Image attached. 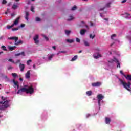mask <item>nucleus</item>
I'll return each mask as SVG.
<instances>
[{
    "mask_svg": "<svg viewBox=\"0 0 131 131\" xmlns=\"http://www.w3.org/2000/svg\"><path fill=\"white\" fill-rule=\"evenodd\" d=\"M2 4H3V5H5V4H7V1L3 0Z\"/></svg>",
    "mask_w": 131,
    "mask_h": 131,
    "instance_id": "37998d69",
    "label": "nucleus"
},
{
    "mask_svg": "<svg viewBox=\"0 0 131 131\" xmlns=\"http://www.w3.org/2000/svg\"><path fill=\"white\" fill-rule=\"evenodd\" d=\"M12 82H13L14 85L17 86V85L19 84V82H18V81H16V80H15V79H13L12 80Z\"/></svg>",
    "mask_w": 131,
    "mask_h": 131,
    "instance_id": "2eb2a0df",
    "label": "nucleus"
},
{
    "mask_svg": "<svg viewBox=\"0 0 131 131\" xmlns=\"http://www.w3.org/2000/svg\"><path fill=\"white\" fill-rule=\"evenodd\" d=\"M124 3H126V0H123V1H122V2H121L122 4H124Z\"/></svg>",
    "mask_w": 131,
    "mask_h": 131,
    "instance_id": "3c124183",
    "label": "nucleus"
},
{
    "mask_svg": "<svg viewBox=\"0 0 131 131\" xmlns=\"http://www.w3.org/2000/svg\"><path fill=\"white\" fill-rule=\"evenodd\" d=\"M23 93H26V94H30V95H31L32 94H33V93H34V89L33 88L32 85L28 86V85H24V87L18 90L17 94H20V95H22Z\"/></svg>",
    "mask_w": 131,
    "mask_h": 131,
    "instance_id": "f257e3e1",
    "label": "nucleus"
},
{
    "mask_svg": "<svg viewBox=\"0 0 131 131\" xmlns=\"http://www.w3.org/2000/svg\"><path fill=\"white\" fill-rule=\"evenodd\" d=\"M60 53H66L65 51H60Z\"/></svg>",
    "mask_w": 131,
    "mask_h": 131,
    "instance_id": "774afa93",
    "label": "nucleus"
},
{
    "mask_svg": "<svg viewBox=\"0 0 131 131\" xmlns=\"http://www.w3.org/2000/svg\"><path fill=\"white\" fill-rule=\"evenodd\" d=\"M97 99L98 100V105L99 107L101 106V101L104 99V96L102 94H99L97 96Z\"/></svg>",
    "mask_w": 131,
    "mask_h": 131,
    "instance_id": "20e7f679",
    "label": "nucleus"
},
{
    "mask_svg": "<svg viewBox=\"0 0 131 131\" xmlns=\"http://www.w3.org/2000/svg\"><path fill=\"white\" fill-rule=\"evenodd\" d=\"M89 36H90V38H92V39H94V38L96 37V34H94L93 35L92 34H90Z\"/></svg>",
    "mask_w": 131,
    "mask_h": 131,
    "instance_id": "412c9836",
    "label": "nucleus"
},
{
    "mask_svg": "<svg viewBox=\"0 0 131 131\" xmlns=\"http://www.w3.org/2000/svg\"><path fill=\"white\" fill-rule=\"evenodd\" d=\"M113 62H115L116 63H117L119 61H118V59H116V58H115V57H114V60H112L111 61H108L109 63H113Z\"/></svg>",
    "mask_w": 131,
    "mask_h": 131,
    "instance_id": "9b49d317",
    "label": "nucleus"
},
{
    "mask_svg": "<svg viewBox=\"0 0 131 131\" xmlns=\"http://www.w3.org/2000/svg\"><path fill=\"white\" fill-rule=\"evenodd\" d=\"M86 94L87 96H92V92L91 91H88L86 92Z\"/></svg>",
    "mask_w": 131,
    "mask_h": 131,
    "instance_id": "5701e85b",
    "label": "nucleus"
},
{
    "mask_svg": "<svg viewBox=\"0 0 131 131\" xmlns=\"http://www.w3.org/2000/svg\"><path fill=\"white\" fill-rule=\"evenodd\" d=\"M20 27H22V28L25 27V24H21L20 25Z\"/></svg>",
    "mask_w": 131,
    "mask_h": 131,
    "instance_id": "49530a36",
    "label": "nucleus"
},
{
    "mask_svg": "<svg viewBox=\"0 0 131 131\" xmlns=\"http://www.w3.org/2000/svg\"><path fill=\"white\" fill-rule=\"evenodd\" d=\"M38 35H35V36L34 37L33 39L35 45H38L39 43V40H38Z\"/></svg>",
    "mask_w": 131,
    "mask_h": 131,
    "instance_id": "39448f33",
    "label": "nucleus"
},
{
    "mask_svg": "<svg viewBox=\"0 0 131 131\" xmlns=\"http://www.w3.org/2000/svg\"><path fill=\"white\" fill-rule=\"evenodd\" d=\"M16 86H17V90H19V86H20V85H19V84L18 85H16Z\"/></svg>",
    "mask_w": 131,
    "mask_h": 131,
    "instance_id": "e2e57ef3",
    "label": "nucleus"
},
{
    "mask_svg": "<svg viewBox=\"0 0 131 131\" xmlns=\"http://www.w3.org/2000/svg\"><path fill=\"white\" fill-rule=\"evenodd\" d=\"M11 75H12L13 77H14V78H16V77H18V74L16 73H12L11 74Z\"/></svg>",
    "mask_w": 131,
    "mask_h": 131,
    "instance_id": "aec40b11",
    "label": "nucleus"
},
{
    "mask_svg": "<svg viewBox=\"0 0 131 131\" xmlns=\"http://www.w3.org/2000/svg\"><path fill=\"white\" fill-rule=\"evenodd\" d=\"M86 32V30L81 29L80 31V33L81 35H84V34H85Z\"/></svg>",
    "mask_w": 131,
    "mask_h": 131,
    "instance_id": "ddd939ff",
    "label": "nucleus"
},
{
    "mask_svg": "<svg viewBox=\"0 0 131 131\" xmlns=\"http://www.w3.org/2000/svg\"><path fill=\"white\" fill-rule=\"evenodd\" d=\"M127 38H128V39H129V40H130V41L131 42V36H128L127 37Z\"/></svg>",
    "mask_w": 131,
    "mask_h": 131,
    "instance_id": "8fccbe9b",
    "label": "nucleus"
},
{
    "mask_svg": "<svg viewBox=\"0 0 131 131\" xmlns=\"http://www.w3.org/2000/svg\"><path fill=\"white\" fill-rule=\"evenodd\" d=\"M17 8H18V5H17L16 4H14L12 6V9H13V10H16V9H17Z\"/></svg>",
    "mask_w": 131,
    "mask_h": 131,
    "instance_id": "a878e982",
    "label": "nucleus"
},
{
    "mask_svg": "<svg viewBox=\"0 0 131 131\" xmlns=\"http://www.w3.org/2000/svg\"><path fill=\"white\" fill-rule=\"evenodd\" d=\"M102 57V55H101L100 53H97V55H94V58L95 59H99V58Z\"/></svg>",
    "mask_w": 131,
    "mask_h": 131,
    "instance_id": "9d476101",
    "label": "nucleus"
},
{
    "mask_svg": "<svg viewBox=\"0 0 131 131\" xmlns=\"http://www.w3.org/2000/svg\"><path fill=\"white\" fill-rule=\"evenodd\" d=\"M16 48H17L16 46H10L9 47V49L10 50V51H14V50H15Z\"/></svg>",
    "mask_w": 131,
    "mask_h": 131,
    "instance_id": "6ab92c4d",
    "label": "nucleus"
},
{
    "mask_svg": "<svg viewBox=\"0 0 131 131\" xmlns=\"http://www.w3.org/2000/svg\"><path fill=\"white\" fill-rule=\"evenodd\" d=\"M4 37L2 36V37H0V40H1V39H3Z\"/></svg>",
    "mask_w": 131,
    "mask_h": 131,
    "instance_id": "69168bd1",
    "label": "nucleus"
},
{
    "mask_svg": "<svg viewBox=\"0 0 131 131\" xmlns=\"http://www.w3.org/2000/svg\"><path fill=\"white\" fill-rule=\"evenodd\" d=\"M12 27H14V25L13 24H12L11 26L8 25L7 26V29H11V28H12Z\"/></svg>",
    "mask_w": 131,
    "mask_h": 131,
    "instance_id": "cd10ccee",
    "label": "nucleus"
},
{
    "mask_svg": "<svg viewBox=\"0 0 131 131\" xmlns=\"http://www.w3.org/2000/svg\"><path fill=\"white\" fill-rule=\"evenodd\" d=\"M31 12H33V13H35V12L34 11V7H33V6H31Z\"/></svg>",
    "mask_w": 131,
    "mask_h": 131,
    "instance_id": "c9c22d12",
    "label": "nucleus"
},
{
    "mask_svg": "<svg viewBox=\"0 0 131 131\" xmlns=\"http://www.w3.org/2000/svg\"><path fill=\"white\" fill-rule=\"evenodd\" d=\"M2 49H3V51H7V48L5 46H2L1 47Z\"/></svg>",
    "mask_w": 131,
    "mask_h": 131,
    "instance_id": "72a5a7b5",
    "label": "nucleus"
},
{
    "mask_svg": "<svg viewBox=\"0 0 131 131\" xmlns=\"http://www.w3.org/2000/svg\"><path fill=\"white\" fill-rule=\"evenodd\" d=\"M117 68H118V67H119V68H120V63H119V62H117Z\"/></svg>",
    "mask_w": 131,
    "mask_h": 131,
    "instance_id": "58836bf2",
    "label": "nucleus"
},
{
    "mask_svg": "<svg viewBox=\"0 0 131 131\" xmlns=\"http://www.w3.org/2000/svg\"><path fill=\"white\" fill-rule=\"evenodd\" d=\"M9 100H6L4 102L1 101L0 102V104H2L3 105L0 106V110H5L6 108L9 107Z\"/></svg>",
    "mask_w": 131,
    "mask_h": 131,
    "instance_id": "7ed1b4c3",
    "label": "nucleus"
},
{
    "mask_svg": "<svg viewBox=\"0 0 131 131\" xmlns=\"http://www.w3.org/2000/svg\"><path fill=\"white\" fill-rule=\"evenodd\" d=\"M36 21L37 22H39V21H40V18H39V17H36Z\"/></svg>",
    "mask_w": 131,
    "mask_h": 131,
    "instance_id": "a19ab883",
    "label": "nucleus"
},
{
    "mask_svg": "<svg viewBox=\"0 0 131 131\" xmlns=\"http://www.w3.org/2000/svg\"><path fill=\"white\" fill-rule=\"evenodd\" d=\"M21 55V54H20V53H17V54H15V56L16 57H18V56H20Z\"/></svg>",
    "mask_w": 131,
    "mask_h": 131,
    "instance_id": "603ef678",
    "label": "nucleus"
},
{
    "mask_svg": "<svg viewBox=\"0 0 131 131\" xmlns=\"http://www.w3.org/2000/svg\"><path fill=\"white\" fill-rule=\"evenodd\" d=\"M84 45H85V46L86 47H89L90 46V43H89V42L86 41H84Z\"/></svg>",
    "mask_w": 131,
    "mask_h": 131,
    "instance_id": "c85d7f7f",
    "label": "nucleus"
},
{
    "mask_svg": "<svg viewBox=\"0 0 131 131\" xmlns=\"http://www.w3.org/2000/svg\"><path fill=\"white\" fill-rule=\"evenodd\" d=\"M20 60L18 59L16 62H14V64H18V63H20Z\"/></svg>",
    "mask_w": 131,
    "mask_h": 131,
    "instance_id": "a18cd8bd",
    "label": "nucleus"
},
{
    "mask_svg": "<svg viewBox=\"0 0 131 131\" xmlns=\"http://www.w3.org/2000/svg\"><path fill=\"white\" fill-rule=\"evenodd\" d=\"M90 25L91 26H94V24L93 23V22L92 21L90 22Z\"/></svg>",
    "mask_w": 131,
    "mask_h": 131,
    "instance_id": "6e6d98bb",
    "label": "nucleus"
},
{
    "mask_svg": "<svg viewBox=\"0 0 131 131\" xmlns=\"http://www.w3.org/2000/svg\"><path fill=\"white\" fill-rule=\"evenodd\" d=\"M119 81L120 82V84H122V85L123 86V87L127 90V91H128L129 92H131L130 89V85L131 83L130 82L128 81L127 83L124 82L123 81V80H121L120 79H119Z\"/></svg>",
    "mask_w": 131,
    "mask_h": 131,
    "instance_id": "f03ea898",
    "label": "nucleus"
},
{
    "mask_svg": "<svg viewBox=\"0 0 131 131\" xmlns=\"http://www.w3.org/2000/svg\"><path fill=\"white\" fill-rule=\"evenodd\" d=\"M25 77L27 79L30 78V71H28L27 73L25 74Z\"/></svg>",
    "mask_w": 131,
    "mask_h": 131,
    "instance_id": "1a4fd4ad",
    "label": "nucleus"
},
{
    "mask_svg": "<svg viewBox=\"0 0 131 131\" xmlns=\"http://www.w3.org/2000/svg\"><path fill=\"white\" fill-rule=\"evenodd\" d=\"M19 80H20L21 81H23V78H20Z\"/></svg>",
    "mask_w": 131,
    "mask_h": 131,
    "instance_id": "bf43d9fd",
    "label": "nucleus"
},
{
    "mask_svg": "<svg viewBox=\"0 0 131 131\" xmlns=\"http://www.w3.org/2000/svg\"><path fill=\"white\" fill-rule=\"evenodd\" d=\"M115 36H116V34H113L111 37V39H113V37H115Z\"/></svg>",
    "mask_w": 131,
    "mask_h": 131,
    "instance_id": "79ce46f5",
    "label": "nucleus"
},
{
    "mask_svg": "<svg viewBox=\"0 0 131 131\" xmlns=\"http://www.w3.org/2000/svg\"><path fill=\"white\" fill-rule=\"evenodd\" d=\"M8 39H9L10 40H15V42H17V41H18V39H19V37H11L8 38Z\"/></svg>",
    "mask_w": 131,
    "mask_h": 131,
    "instance_id": "6e6552de",
    "label": "nucleus"
},
{
    "mask_svg": "<svg viewBox=\"0 0 131 131\" xmlns=\"http://www.w3.org/2000/svg\"><path fill=\"white\" fill-rule=\"evenodd\" d=\"M105 8H106V7H104L103 8H100L99 9V11H103V10H104Z\"/></svg>",
    "mask_w": 131,
    "mask_h": 131,
    "instance_id": "c03bdc74",
    "label": "nucleus"
},
{
    "mask_svg": "<svg viewBox=\"0 0 131 131\" xmlns=\"http://www.w3.org/2000/svg\"><path fill=\"white\" fill-rule=\"evenodd\" d=\"M9 11H10V9H8L7 11L5 12L6 15H7V14H8V13H9Z\"/></svg>",
    "mask_w": 131,
    "mask_h": 131,
    "instance_id": "864d4df0",
    "label": "nucleus"
},
{
    "mask_svg": "<svg viewBox=\"0 0 131 131\" xmlns=\"http://www.w3.org/2000/svg\"><path fill=\"white\" fill-rule=\"evenodd\" d=\"M8 70H10V69H13V67H12V66H9L8 68Z\"/></svg>",
    "mask_w": 131,
    "mask_h": 131,
    "instance_id": "09e8293b",
    "label": "nucleus"
},
{
    "mask_svg": "<svg viewBox=\"0 0 131 131\" xmlns=\"http://www.w3.org/2000/svg\"><path fill=\"white\" fill-rule=\"evenodd\" d=\"M29 16V13H28V12L26 11V16H25V19L26 20H27V21H28V17Z\"/></svg>",
    "mask_w": 131,
    "mask_h": 131,
    "instance_id": "dca6fc26",
    "label": "nucleus"
},
{
    "mask_svg": "<svg viewBox=\"0 0 131 131\" xmlns=\"http://www.w3.org/2000/svg\"><path fill=\"white\" fill-rule=\"evenodd\" d=\"M78 56L77 55H75L73 57V58L71 60L72 62H74V61H75L77 60Z\"/></svg>",
    "mask_w": 131,
    "mask_h": 131,
    "instance_id": "f3484780",
    "label": "nucleus"
},
{
    "mask_svg": "<svg viewBox=\"0 0 131 131\" xmlns=\"http://www.w3.org/2000/svg\"><path fill=\"white\" fill-rule=\"evenodd\" d=\"M2 100H3L4 101L6 100V99L5 98V97H4V96L2 97Z\"/></svg>",
    "mask_w": 131,
    "mask_h": 131,
    "instance_id": "4d7b16f0",
    "label": "nucleus"
},
{
    "mask_svg": "<svg viewBox=\"0 0 131 131\" xmlns=\"http://www.w3.org/2000/svg\"><path fill=\"white\" fill-rule=\"evenodd\" d=\"M19 28H20V27H19L18 28H14L12 29V31H16L17 30H19Z\"/></svg>",
    "mask_w": 131,
    "mask_h": 131,
    "instance_id": "473e14b6",
    "label": "nucleus"
},
{
    "mask_svg": "<svg viewBox=\"0 0 131 131\" xmlns=\"http://www.w3.org/2000/svg\"><path fill=\"white\" fill-rule=\"evenodd\" d=\"M85 27H86V28H87L88 29H89V28H90V27H89V26H88V25H85Z\"/></svg>",
    "mask_w": 131,
    "mask_h": 131,
    "instance_id": "13d9d810",
    "label": "nucleus"
},
{
    "mask_svg": "<svg viewBox=\"0 0 131 131\" xmlns=\"http://www.w3.org/2000/svg\"><path fill=\"white\" fill-rule=\"evenodd\" d=\"M52 49H53V50H54V51H56L57 49H56V46H53L52 47Z\"/></svg>",
    "mask_w": 131,
    "mask_h": 131,
    "instance_id": "5fc2aeb1",
    "label": "nucleus"
},
{
    "mask_svg": "<svg viewBox=\"0 0 131 131\" xmlns=\"http://www.w3.org/2000/svg\"><path fill=\"white\" fill-rule=\"evenodd\" d=\"M101 84H102V83H101L100 82H94V83H92V85L94 88H97L98 86H101Z\"/></svg>",
    "mask_w": 131,
    "mask_h": 131,
    "instance_id": "423d86ee",
    "label": "nucleus"
},
{
    "mask_svg": "<svg viewBox=\"0 0 131 131\" xmlns=\"http://www.w3.org/2000/svg\"><path fill=\"white\" fill-rule=\"evenodd\" d=\"M31 62H32V60H28L27 61V65H28L29 66L30 65V63H31Z\"/></svg>",
    "mask_w": 131,
    "mask_h": 131,
    "instance_id": "f704fd0d",
    "label": "nucleus"
},
{
    "mask_svg": "<svg viewBox=\"0 0 131 131\" xmlns=\"http://www.w3.org/2000/svg\"><path fill=\"white\" fill-rule=\"evenodd\" d=\"M42 36H43L45 39H46L47 40H49V38L47 37L46 35L42 34Z\"/></svg>",
    "mask_w": 131,
    "mask_h": 131,
    "instance_id": "7c9ffc66",
    "label": "nucleus"
},
{
    "mask_svg": "<svg viewBox=\"0 0 131 131\" xmlns=\"http://www.w3.org/2000/svg\"><path fill=\"white\" fill-rule=\"evenodd\" d=\"M100 16H101V17H103L102 14V13H100Z\"/></svg>",
    "mask_w": 131,
    "mask_h": 131,
    "instance_id": "338daca9",
    "label": "nucleus"
},
{
    "mask_svg": "<svg viewBox=\"0 0 131 131\" xmlns=\"http://www.w3.org/2000/svg\"><path fill=\"white\" fill-rule=\"evenodd\" d=\"M76 9H77V7H76V6L75 5L74 7L72 8L71 11H75Z\"/></svg>",
    "mask_w": 131,
    "mask_h": 131,
    "instance_id": "2f4dec72",
    "label": "nucleus"
},
{
    "mask_svg": "<svg viewBox=\"0 0 131 131\" xmlns=\"http://www.w3.org/2000/svg\"><path fill=\"white\" fill-rule=\"evenodd\" d=\"M19 21H20V17H18L17 18H16V19L14 21V23L13 24L14 26V25H18V24H19Z\"/></svg>",
    "mask_w": 131,
    "mask_h": 131,
    "instance_id": "0eeeda50",
    "label": "nucleus"
},
{
    "mask_svg": "<svg viewBox=\"0 0 131 131\" xmlns=\"http://www.w3.org/2000/svg\"><path fill=\"white\" fill-rule=\"evenodd\" d=\"M65 32H66V34L67 35H69V34H70L71 31H69V30H65Z\"/></svg>",
    "mask_w": 131,
    "mask_h": 131,
    "instance_id": "393cba45",
    "label": "nucleus"
},
{
    "mask_svg": "<svg viewBox=\"0 0 131 131\" xmlns=\"http://www.w3.org/2000/svg\"><path fill=\"white\" fill-rule=\"evenodd\" d=\"M33 67L34 68V69H35V67H36L35 64H33Z\"/></svg>",
    "mask_w": 131,
    "mask_h": 131,
    "instance_id": "680f3d73",
    "label": "nucleus"
},
{
    "mask_svg": "<svg viewBox=\"0 0 131 131\" xmlns=\"http://www.w3.org/2000/svg\"><path fill=\"white\" fill-rule=\"evenodd\" d=\"M8 61H9V62H11L13 63V64H14V63H15V61H14L13 60V59H11V58L9 59H8Z\"/></svg>",
    "mask_w": 131,
    "mask_h": 131,
    "instance_id": "4c0bfd02",
    "label": "nucleus"
},
{
    "mask_svg": "<svg viewBox=\"0 0 131 131\" xmlns=\"http://www.w3.org/2000/svg\"><path fill=\"white\" fill-rule=\"evenodd\" d=\"M125 18H126V19L127 18H130V14L127 13H125Z\"/></svg>",
    "mask_w": 131,
    "mask_h": 131,
    "instance_id": "4be33fe9",
    "label": "nucleus"
},
{
    "mask_svg": "<svg viewBox=\"0 0 131 131\" xmlns=\"http://www.w3.org/2000/svg\"><path fill=\"white\" fill-rule=\"evenodd\" d=\"M19 68L20 69V71H24V68H25V66L24 64L20 63L19 64Z\"/></svg>",
    "mask_w": 131,
    "mask_h": 131,
    "instance_id": "f8f14e48",
    "label": "nucleus"
},
{
    "mask_svg": "<svg viewBox=\"0 0 131 131\" xmlns=\"http://www.w3.org/2000/svg\"><path fill=\"white\" fill-rule=\"evenodd\" d=\"M111 121V120L110 119V118L105 117V123L106 124H109Z\"/></svg>",
    "mask_w": 131,
    "mask_h": 131,
    "instance_id": "4468645a",
    "label": "nucleus"
},
{
    "mask_svg": "<svg viewBox=\"0 0 131 131\" xmlns=\"http://www.w3.org/2000/svg\"><path fill=\"white\" fill-rule=\"evenodd\" d=\"M20 53V55H21L22 56H25V53H24V52H21Z\"/></svg>",
    "mask_w": 131,
    "mask_h": 131,
    "instance_id": "de8ad7c7",
    "label": "nucleus"
},
{
    "mask_svg": "<svg viewBox=\"0 0 131 131\" xmlns=\"http://www.w3.org/2000/svg\"><path fill=\"white\" fill-rule=\"evenodd\" d=\"M20 43H23L22 40H20L19 41L15 42V45L17 46V45H20Z\"/></svg>",
    "mask_w": 131,
    "mask_h": 131,
    "instance_id": "c756f323",
    "label": "nucleus"
},
{
    "mask_svg": "<svg viewBox=\"0 0 131 131\" xmlns=\"http://www.w3.org/2000/svg\"><path fill=\"white\" fill-rule=\"evenodd\" d=\"M80 53H82V51L80 50V51L78 52V53H79V54H80Z\"/></svg>",
    "mask_w": 131,
    "mask_h": 131,
    "instance_id": "0e129e2a",
    "label": "nucleus"
},
{
    "mask_svg": "<svg viewBox=\"0 0 131 131\" xmlns=\"http://www.w3.org/2000/svg\"><path fill=\"white\" fill-rule=\"evenodd\" d=\"M110 5H111V3H108L106 4L105 7H106V8H109L110 7Z\"/></svg>",
    "mask_w": 131,
    "mask_h": 131,
    "instance_id": "e433bc0d",
    "label": "nucleus"
},
{
    "mask_svg": "<svg viewBox=\"0 0 131 131\" xmlns=\"http://www.w3.org/2000/svg\"><path fill=\"white\" fill-rule=\"evenodd\" d=\"M76 41L77 42H80V39L79 38H76Z\"/></svg>",
    "mask_w": 131,
    "mask_h": 131,
    "instance_id": "ea45409f",
    "label": "nucleus"
},
{
    "mask_svg": "<svg viewBox=\"0 0 131 131\" xmlns=\"http://www.w3.org/2000/svg\"><path fill=\"white\" fill-rule=\"evenodd\" d=\"M66 41H67L69 43H72V42H74V40L68 39L66 40Z\"/></svg>",
    "mask_w": 131,
    "mask_h": 131,
    "instance_id": "a211bd4d",
    "label": "nucleus"
},
{
    "mask_svg": "<svg viewBox=\"0 0 131 131\" xmlns=\"http://www.w3.org/2000/svg\"><path fill=\"white\" fill-rule=\"evenodd\" d=\"M71 20H73V16L72 15H70V16H69L68 21H71Z\"/></svg>",
    "mask_w": 131,
    "mask_h": 131,
    "instance_id": "bb28decb",
    "label": "nucleus"
},
{
    "mask_svg": "<svg viewBox=\"0 0 131 131\" xmlns=\"http://www.w3.org/2000/svg\"><path fill=\"white\" fill-rule=\"evenodd\" d=\"M55 56V55L54 54H51L50 56H49L48 57V59L51 61V60H52V59H53V57Z\"/></svg>",
    "mask_w": 131,
    "mask_h": 131,
    "instance_id": "b1692460",
    "label": "nucleus"
},
{
    "mask_svg": "<svg viewBox=\"0 0 131 131\" xmlns=\"http://www.w3.org/2000/svg\"><path fill=\"white\" fill-rule=\"evenodd\" d=\"M104 20H105V21H108V18H104Z\"/></svg>",
    "mask_w": 131,
    "mask_h": 131,
    "instance_id": "052dcab7",
    "label": "nucleus"
}]
</instances>
